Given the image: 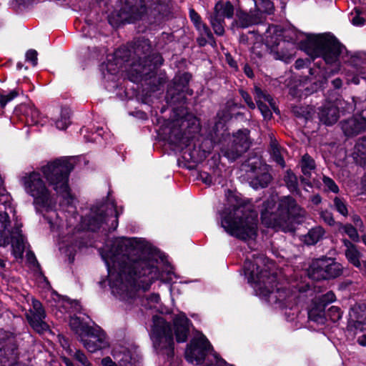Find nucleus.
<instances>
[{"instance_id": "nucleus-30", "label": "nucleus", "mask_w": 366, "mask_h": 366, "mask_svg": "<svg viewBox=\"0 0 366 366\" xmlns=\"http://www.w3.org/2000/svg\"><path fill=\"white\" fill-rule=\"evenodd\" d=\"M231 112L232 109L230 107V102L228 101L227 102L225 109H223L222 112L217 113V116L219 117L220 119L215 122L214 127H212V132H214L215 137L219 139V135L223 136V134H219V129L224 128L225 127V124L222 122V120L227 122L232 119L233 115Z\"/></svg>"}, {"instance_id": "nucleus-15", "label": "nucleus", "mask_w": 366, "mask_h": 366, "mask_svg": "<svg viewBox=\"0 0 366 366\" xmlns=\"http://www.w3.org/2000/svg\"><path fill=\"white\" fill-rule=\"evenodd\" d=\"M109 217L107 202H97L90 208V213L81 217L84 230L97 232Z\"/></svg>"}, {"instance_id": "nucleus-44", "label": "nucleus", "mask_w": 366, "mask_h": 366, "mask_svg": "<svg viewBox=\"0 0 366 366\" xmlns=\"http://www.w3.org/2000/svg\"><path fill=\"white\" fill-rule=\"evenodd\" d=\"M19 95V89H15L10 91L8 94H4V91L0 92V108L4 109L6 104Z\"/></svg>"}, {"instance_id": "nucleus-52", "label": "nucleus", "mask_w": 366, "mask_h": 366, "mask_svg": "<svg viewBox=\"0 0 366 366\" xmlns=\"http://www.w3.org/2000/svg\"><path fill=\"white\" fill-rule=\"evenodd\" d=\"M316 164L314 159L308 154L302 156L301 159V169H315Z\"/></svg>"}, {"instance_id": "nucleus-57", "label": "nucleus", "mask_w": 366, "mask_h": 366, "mask_svg": "<svg viewBox=\"0 0 366 366\" xmlns=\"http://www.w3.org/2000/svg\"><path fill=\"white\" fill-rule=\"evenodd\" d=\"M108 210H109V216L112 215L113 213H114L115 219L113 220L112 222L111 229L112 230H115L118 227L119 216V213L117 210V205L114 203H112L110 207H108Z\"/></svg>"}, {"instance_id": "nucleus-11", "label": "nucleus", "mask_w": 366, "mask_h": 366, "mask_svg": "<svg viewBox=\"0 0 366 366\" xmlns=\"http://www.w3.org/2000/svg\"><path fill=\"white\" fill-rule=\"evenodd\" d=\"M168 139L170 144L181 148L185 161L198 164L203 160L204 156L200 147H197L193 142L194 139L187 137L182 128H172Z\"/></svg>"}, {"instance_id": "nucleus-16", "label": "nucleus", "mask_w": 366, "mask_h": 366, "mask_svg": "<svg viewBox=\"0 0 366 366\" xmlns=\"http://www.w3.org/2000/svg\"><path fill=\"white\" fill-rule=\"evenodd\" d=\"M335 300L336 296L332 291H329L312 299L307 310L309 320L318 325H325L327 322L326 307Z\"/></svg>"}, {"instance_id": "nucleus-38", "label": "nucleus", "mask_w": 366, "mask_h": 366, "mask_svg": "<svg viewBox=\"0 0 366 366\" xmlns=\"http://www.w3.org/2000/svg\"><path fill=\"white\" fill-rule=\"evenodd\" d=\"M272 179V177L269 172H263L254 177L251 181V184L256 189L266 188Z\"/></svg>"}, {"instance_id": "nucleus-5", "label": "nucleus", "mask_w": 366, "mask_h": 366, "mask_svg": "<svg viewBox=\"0 0 366 366\" xmlns=\"http://www.w3.org/2000/svg\"><path fill=\"white\" fill-rule=\"evenodd\" d=\"M298 47L312 59L322 58L329 66L339 62L345 46L331 33L307 34Z\"/></svg>"}, {"instance_id": "nucleus-62", "label": "nucleus", "mask_w": 366, "mask_h": 366, "mask_svg": "<svg viewBox=\"0 0 366 366\" xmlns=\"http://www.w3.org/2000/svg\"><path fill=\"white\" fill-rule=\"evenodd\" d=\"M266 91H264L261 89L260 86L257 85H254V91L253 94L254 97V100L256 102V104H258V103H262V99L264 97V94H266Z\"/></svg>"}, {"instance_id": "nucleus-34", "label": "nucleus", "mask_w": 366, "mask_h": 366, "mask_svg": "<svg viewBox=\"0 0 366 366\" xmlns=\"http://www.w3.org/2000/svg\"><path fill=\"white\" fill-rule=\"evenodd\" d=\"M325 233V231L322 227H313L304 236V242L307 245H315L322 239Z\"/></svg>"}, {"instance_id": "nucleus-20", "label": "nucleus", "mask_w": 366, "mask_h": 366, "mask_svg": "<svg viewBox=\"0 0 366 366\" xmlns=\"http://www.w3.org/2000/svg\"><path fill=\"white\" fill-rule=\"evenodd\" d=\"M317 116L320 122L326 126H332L340 118V110L333 102H328L318 107Z\"/></svg>"}, {"instance_id": "nucleus-55", "label": "nucleus", "mask_w": 366, "mask_h": 366, "mask_svg": "<svg viewBox=\"0 0 366 366\" xmlns=\"http://www.w3.org/2000/svg\"><path fill=\"white\" fill-rule=\"evenodd\" d=\"M292 112L296 117L305 120L308 119L310 116L307 109L303 107L294 106L292 107Z\"/></svg>"}, {"instance_id": "nucleus-25", "label": "nucleus", "mask_w": 366, "mask_h": 366, "mask_svg": "<svg viewBox=\"0 0 366 366\" xmlns=\"http://www.w3.org/2000/svg\"><path fill=\"white\" fill-rule=\"evenodd\" d=\"M326 84V79L324 78L322 80L314 81L310 86H307L304 89L298 86H292L290 88L289 94L294 98H305L309 95L317 92L319 90H322Z\"/></svg>"}, {"instance_id": "nucleus-26", "label": "nucleus", "mask_w": 366, "mask_h": 366, "mask_svg": "<svg viewBox=\"0 0 366 366\" xmlns=\"http://www.w3.org/2000/svg\"><path fill=\"white\" fill-rule=\"evenodd\" d=\"M254 24L253 17L247 12L239 10L236 13V19L230 24L229 29L234 34L236 29H246Z\"/></svg>"}, {"instance_id": "nucleus-27", "label": "nucleus", "mask_w": 366, "mask_h": 366, "mask_svg": "<svg viewBox=\"0 0 366 366\" xmlns=\"http://www.w3.org/2000/svg\"><path fill=\"white\" fill-rule=\"evenodd\" d=\"M234 7L229 1L219 0L214 6L213 12L211 14L218 18L232 19L234 16Z\"/></svg>"}, {"instance_id": "nucleus-47", "label": "nucleus", "mask_w": 366, "mask_h": 366, "mask_svg": "<svg viewBox=\"0 0 366 366\" xmlns=\"http://www.w3.org/2000/svg\"><path fill=\"white\" fill-rule=\"evenodd\" d=\"M56 127L61 130L66 129L71 124L69 112L67 109H62L60 119L56 122Z\"/></svg>"}, {"instance_id": "nucleus-40", "label": "nucleus", "mask_w": 366, "mask_h": 366, "mask_svg": "<svg viewBox=\"0 0 366 366\" xmlns=\"http://www.w3.org/2000/svg\"><path fill=\"white\" fill-rule=\"evenodd\" d=\"M19 232H21V231H19ZM10 239L12 240L11 246L14 254L16 257H21L24 251V244L22 234L19 233L18 237H13L10 235Z\"/></svg>"}, {"instance_id": "nucleus-35", "label": "nucleus", "mask_w": 366, "mask_h": 366, "mask_svg": "<svg viewBox=\"0 0 366 366\" xmlns=\"http://www.w3.org/2000/svg\"><path fill=\"white\" fill-rule=\"evenodd\" d=\"M26 318L29 325L38 333H43L49 330L48 324L43 321L45 317L31 315Z\"/></svg>"}, {"instance_id": "nucleus-19", "label": "nucleus", "mask_w": 366, "mask_h": 366, "mask_svg": "<svg viewBox=\"0 0 366 366\" xmlns=\"http://www.w3.org/2000/svg\"><path fill=\"white\" fill-rule=\"evenodd\" d=\"M210 350H213V347L206 337L202 341L192 339L187 347L185 357L191 362H195L196 365H202Z\"/></svg>"}, {"instance_id": "nucleus-54", "label": "nucleus", "mask_w": 366, "mask_h": 366, "mask_svg": "<svg viewBox=\"0 0 366 366\" xmlns=\"http://www.w3.org/2000/svg\"><path fill=\"white\" fill-rule=\"evenodd\" d=\"M238 92L249 109H254L256 104L254 103L251 95L242 88L238 89Z\"/></svg>"}, {"instance_id": "nucleus-2", "label": "nucleus", "mask_w": 366, "mask_h": 366, "mask_svg": "<svg viewBox=\"0 0 366 366\" xmlns=\"http://www.w3.org/2000/svg\"><path fill=\"white\" fill-rule=\"evenodd\" d=\"M228 207L221 212V226L231 237L242 241L254 239L257 236V213L249 208L238 194L228 189Z\"/></svg>"}, {"instance_id": "nucleus-42", "label": "nucleus", "mask_w": 366, "mask_h": 366, "mask_svg": "<svg viewBox=\"0 0 366 366\" xmlns=\"http://www.w3.org/2000/svg\"><path fill=\"white\" fill-rule=\"evenodd\" d=\"M80 332L78 336L80 338L81 342H84V340L90 339L93 337V336L98 335L99 334L102 333V331L97 330L94 327L84 324L81 329H80Z\"/></svg>"}, {"instance_id": "nucleus-51", "label": "nucleus", "mask_w": 366, "mask_h": 366, "mask_svg": "<svg viewBox=\"0 0 366 366\" xmlns=\"http://www.w3.org/2000/svg\"><path fill=\"white\" fill-rule=\"evenodd\" d=\"M344 232L349 236L353 242H358L360 237L357 229L351 224H345L342 225Z\"/></svg>"}, {"instance_id": "nucleus-60", "label": "nucleus", "mask_w": 366, "mask_h": 366, "mask_svg": "<svg viewBox=\"0 0 366 366\" xmlns=\"http://www.w3.org/2000/svg\"><path fill=\"white\" fill-rule=\"evenodd\" d=\"M32 306L34 310L32 315L46 317L45 310L40 301L37 300H34L32 301Z\"/></svg>"}, {"instance_id": "nucleus-61", "label": "nucleus", "mask_w": 366, "mask_h": 366, "mask_svg": "<svg viewBox=\"0 0 366 366\" xmlns=\"http://www.w3.org/2000/svg\"><path fill=\"white\" fill-rule=\"evenodd\" d=\"M38 53L35 49H29L25 54L26 60L31 63L33 66H36L38 64Z\"/></svg>"}, {"instance_id": "nucleus-36", "label": "nucleus", "mask_w": 366, "mask_h": 366, "mask_svg": "<svg viewBox=\"0 0 366 366\" xmlns=\"http://www.w3.org/2000/svg\"><path fill=\"white\" fill-rule=\"evenodd\" d=\"M344 244L347 247H352L351 249H347L345 252V256L348 261L355 267L357 268L360 267L361 263L360 262V252L355 248V246L349 240L345 239Z\"/></svg>"}, {"instance_id": "nucleus-64", "label": "nucleus", "mask_w": 366, "mask_h": 366, "mask_svg": "<svg viewBox=\"0 0 366 366\" xmlns=\"http://www.w3.org/2000/svg\"><path fill=\"white\" fill-rule=\"evenodd\" d=\"M320 216L328 225L333 226L335 224V220L333 214L330 212H328L327 210L322 211Z\"/></svg>"}, {"instance_id": "nucleus-31", "label": "nucleus", "mask_w": 366, "mask_h": 366, "mask_svg": "<svg viewBox=\"0 0 366 366\" xmlns=\"http://www.w3.org/2000/svg\"><path fill=\"white\" fill-rule=\"evenodd\" d=\"M283 180L289 191L296 195L300 196L301 191L299 189L298 178L292 169H287L284 176Z\"/></svg>"}, {"instance_id": "nucleus-59", "label": "nucleus", "mask_w": 366, "mask_h": 366, "mask_svg": "<svg viewBox=\"0 0 366 366\" xmlns=\"http://www.w3.org/2000/svg\"><path fill=\"white\" fill-rule=\"evenodd\" d=\"M197 121V119L194 116L187 114L181 118V124L182 126H184V123L187 122L186 128L192 129L193 126L196 125Z\"/></svg>"}, {"instance_id": "nucleus-45", "label": "nucleus", "mask_w": 366, "mask_h": 366, "mask_svg": "<svg viewBox=\"0 0 366 366\" xmlns=\"http://www.w3.org/2000/svg\"><path fill=\"white\" fill-rule=\"evenodd\" d=\"M123 65L119 61H114L112 59H108L107 63L101 65V69H106L108 74L115 75L119 72V68Z\"/></svg>"}, {"instance_id": "nucleus-24", "label": "nucleus", "mask_w": 366, "mask_h": 366, "mask_svg": "<svg viewBox=\"0 0 366 366\" xmlns=\"http://www.w3.org/2000/svg\"><path fill=\"white\" fill-rule=\"evenodd\" d=\"M151 1L152 0H124L122 11L134 19H140L147 12Z\"/></svg>"}, {"instance_id": "nucleus-23", "label": "nucleus", "mask_w": 366, "mask_h": 366, "mask_svg": "<svg viewBox=\"0 0 366 366\" xmlns=\"http://www.w3.org/2000/svg\"><path fill=\"white\" fill-rule=\"evenodd\" d=\"M16 111L21 112L26 118V122L32 125L44 126L46 120L32 103L21 104L16 107Z\"/></svg>"}, {"instance_id": "nucleus-41", "label": "nucleus", "mask_w": 366, "mask_h": 366, "mask_svg": "<svg viewBox=\"0 0 366 366\" xmlns=\"http://www.w3.org/2000/svg\"><path fill=\"white\" fill-rule=\"evenodd\" d=\"M137 360L127 348L124 349L119 360V366H137Z\"/></svg>"}, {"instance_id": "nucleus-12", "label": "nucleus", "mask_w": 366, "mask_h": 366, "mask_svg": "<svg viewBox=\"0 0 366 366\" xmlns=\"http://www.w3.org/2000/svg\"><path fill=\"white\" fill-rule=\"evenodd\" d=\"M192 74L188 71L176 74L167 85L165 99L170 104H182L187 102V96L192 95L193 91L189 88Z\"/></svg>"}, {"instance_id": "nucleus-58", "label": "nucleus", "mask_w": 366, "mask_h": 366, "mask_svg": "<svg viewBox=\"0 0 366 366\" xmlns=\"http://www.w3.org/2000/svg\"><path fill=\"white\" fill-rule=\"evenodd\" d=\"M85 323L82 322L80 317H75L71 318L70 320L69 326L71 330L76 334L79 335L80 329L84 326Z\"/></svg>"}, {"instance_id": "nucleus-43", "label": "nucleus", "mask_w": 366, "mask_h": 366, "mask_svg": "<svg viewBox=\"0 0 366 366\" xmlns=\"http://www.w3.org/2000/svg\"><path fill=\"white\" fill-rule=\"evenodd\" d=\"M359 310H360V307L358 308H352L350 312V316L351 318H354L355 320L353 323V327L355 330H360V331L363 330V325L365 321H366V313L365 317L362 315H360Z\"/></svg>"}, {"instance_id": "nucleus-6", "label": "nucleus", "mask_w": 366, "mask_h": 366, "mask_svg": "<svg viewBox=\"0 0 366 366\" xmlns=\"http://www.w3.org/2000/svg\"><path fill=\"white\" fill-rule=\"evenodd\" d=\"M74 168V165L69 157L56 158L41 167L49 184L63 198L68 207H71L74 200L69 184V175Z\"/></svg>"}, {"instance_id": "nucleus-29", "label": "nucleus", "mask_w": 366, "mask_h": 366, "mask_svg": "<svg viewBox=\"0 0 366 366\" xmlns=\"http://www.w3.org/2000/svg\"><path fill=\"white\" fill-rule=\"evenodd\" d=\"M82 343L87 351L91 353L104 349L108 346L107 342L105 340V334L104 332L99 334L98 335L93 336V337L84 340Z\"/></svg>"}, {"instance_id": "nucleus-63", "label": "nucleus", "mask_w": 366, "mask_h": 366, "mask_svg": "<svg viewBox=\"0 0 366 366\" xmlns=\"http://www.w3.org/2000/svg\"><path fill=\"white\" fill-rule=\"evenodd\" d=\"M262 11L268 14H271L274 11V6L272 1L270 0H262L261 3Z\"/></svg>"}, {"instance_id": "nucleus-28", "label": "nucleus", "mask_w": 366, "mask_h": 366, "mask_svg": "<svg viewBox=\"0 0 366 366\" xmlns=\"http://www.w3.org/2000/svg\"><path fill=\"white\" fill-rule=\"evenodd\" d=\"M11 221L7 212H0V247H6L10 243L11 231L9 229Z\"/></svg>"}, {"instance_id": "nucleus-22", "label": "nucleus", "mask_w": 366, "mask_h": 366, "mask_svg": "<svg viewBox=\"0 0 366 366\" xmlns=\"http://www.w3.org/2000/svg\"><path fill=\"white\" fill-rule=\"evenodd\" d=\"M133 54L137 56L138 63H132L134 64H141L146 56L153 55L157 52H152V46L149 39L144 37H139L131 42Z\"/></svg>"}, {"instance_id": "nucleus-48", "label": "nucleus", "mask_w": 366, "mask_h": 366, "mask_svg": "<svg viewBox=\"0 0 366 366\" xmlns=\"http://www.w3.org/2000/svg\"><path fill=\"white\" fill-rule=\"evenodd\" d=\"M351 64L356 67H363L366 66V53L362 51L355 52L350 57Z\"/></svg>"}, {"instance_id": "nucleus-32", "label": "nucleus", "mask_w": 366, "mask_h": 366, "mask_svg": "<svg viewBox=\"0 0 366 366\" xmlns=\"http://www.w3.org/2000/svg\"><path fill=\"white\" fill-rule=\"evenodd\" d=\"M132 54L133 51L129 43L128 45H122L117 49L112 57L114 61H119L123 65L130 61Z\"/></svg>"}, {"instance_id": "nucleus-17", "label": "nucleus", "mask_w": 366, "mask_h": 366, "mask_svg": "<svg viewBox=\"0 0 366 366\" xmlns=\"http://www.w3.org/2000/svg\"><path fill=\"white\" fill-rule=\"evenodd\" d=\"M19 349L16 336L9 332H0V361L1 363L11 362L19 364Z\"/></svg>"}, {"instance_id": "nucleus-46", "label": "nucleus", "mask_w": 366, "mask_h": 366, "mask_svg": "<svg viewBox=\"0 0 366 366\" xmlns=\"http://www.w3.org/2000/svg\"><path fill=\"white\" fill-rule=\"evenodd\" d=\"M69 355L80 362L84 366H92V363L88 360L86 355L80 350L69 349Z\"/></svg>"}, {"instance_id": "nucleus-21", "label": "nucleus", "mask_w": 366, "mask_h": 366, "mask_svg": "<svg viewBox=\"0 0 366 366\" xmlns=\"http://www.w3.org/2000/svg\"><path fill=\"white\" fill-rule=\"evenodd\" d=\"M191 320L183 312L176 315L173 319L174 332L176 341L182 343L187 341L189 334Z\"/></svg>"}, {"instance_id": "nucleus-53", "label": "nucleus", "mask_w": 366, "mask_h": 366, "mask_svg": "<svg viewBox=\"0 0 366 366\" xmlns=\"http://www.w3.org/2000/svg\"><path fill=\"white\" fill-rule=\"evenodd\" d=\"M256 105L262 115L264 120L269 121L272 119L273 117L272 112L268 105L264 102L258 103V104Z\"/></svg>"}, {"instance_id": "nucleus-7", "label": "nucleus", "mask_w": 366, "mask_h": 366, "mask_svg": "<svg viewBox=\"0 0 366 366\" xmlns=\"http://www.w3.org/2000/svg\"><path fill=\"white\" fill-rule=\"evenodd\" d=\"M164 60L160 53L146 56L141 64H134L127 71L128 79L135 84L145 81L154 91H159L167 81L165 73L157 76V71Z\"/></svg>"}, {"instance_id": "nucleus-39", "label": "nucleus", "mask_w": 366, "mask_h": 366, "mask_svg": "<svg viewBox=\"0 0 366 366\" xmlns=\"http://www.w3.org/2000/svg\"><path fill=\"white\" fill-rule=\"evenodd\" d=\"M209 23L217 36H222L225 34V21L222 18L210 14L209 16Z\"/></svg>"}, {"instance_id": "nucleus-14", "label": "nucleus", "mask_w": 366, "mask_h": 366, "mask_svg": "<svg viewBox=\"0 0 366 366\" xmlns=\"http://www.w3.org/2000/svg\"><path fill=\"white\" fill-rule=\"evenodd\" d=\"M249 132L248 129H240L233 133L232 142L221 150L223 156L234 162L244 154L250 147Z\"/></svg>"}, {"instance_id": "nucleus-1", "label": "nucleus", "mask_w": 366, "mask_h": 366, "mask_svg": "<svg viewBox=\"0 0 366 366\" xmlns=\"http://www.w3.org/2000/svg\"><path fill=\"white\" fill-rule=\"evenodd\" d=\"M105 259L109 286L119 292H129L128 297L135 298L140 290H149L160 277L157 266L164 254L145 239L139 237H117L111 242Z\"/></svg>"}, {"instance_id": "nucleus-9", "label": "nucleus", "mask_w": 366, "mask_h": 366, "mask_svg": "<svg viewBox=\"0 0 366 366\" xmlns=\"http://www.w3.org/2000/svg\"><path fill=\"white\" fill-rule=\"evenodd\" d=\"M153 346L158 355H165L167 360L174 357V342L172 327L164 317H153Z\"/></svg>"}, {"instance_id": "nucleus-4", "label": "nucleus", "mask_w": 366, "mask_h": 366, "mask_svg": "<svg viewBox=\"0 0 366 366\" xmlns=\"http://www.w3.org/2000/svg\"><path fill=\"white\" fill-rule=\"evenodd\" d=\"M260 218L267 227L286 225L295 229L297 225L305 222V210L290 195L282 197L277 205L274 199H267L260 207Z\"/></svg>"}, {"instance_id": "nucleus-13", "label": "nucleus", "mask_w": 366, "mask_h": 366, "mask_svg": "<svg viewBox=\"0 0 366 366\" xmlns=\"http://www.w3.org/2000/svg\"><path fill=\"white\" fill-rule=\"evenodd\" d=\"M286 37L278 35L267 36L266 45L273 53L275 59L289 62L293 57L296 39L290 37L286 39Z\"/></svg>"}, {"instance_id": "nucleus-50", "label": "nucleus", "mask_w": 366, "mask_h": 366, "mask_svg": "<svg viewBox=\"0 0 366 366\" xmlns=\"http://www.w3.org/2000/svg\"><path fill=\"white\" fill-rule=\"evenodd\" d=\"M342 315V312L339 307L331 306L327 312H326V317L328 316L332 322H338Z\"/></svg>"}, {"instance_id": "nucleus-3", "label": "nucleus", "mask_w": 366, "mask_h": 366, "mask_svg": "<svg viewBox=\"0 0 366 366\" xmlns=\"http://www.w3.org/2000/svg\"><path fill=\"white\" fill-rule=\"evenodd\" d=\"M243 271L249 284L259 285L260 294L269 302L281 308L291 307L292 295L285 287H279L277 274L272 272L262 258L251 260L246 259Z\"/></svg>"}, {"instance_id": "nucleus-8", "label": "nucleus", "mask_w": 366, "mask_h": 366, "mask_svg": "<svg viewBox=\"0 0 366 366\" xmlns=\"http://www.w3.org/2000/svg\"><path fill=\"white\" fill-rule=\"evenodd\" d=\"M21 184L26 193L33 197L35 206L51 211L55 206L51 192L47 188L41 174L38 172L26 173L21 178Z\"/></svg>"}, {"instance_id": "nucleus-49", "label": "nucleus", "mask_w": 366, "mask_h": 366, "mask_svg": "<svg viewBox=\"0 0 366 366\" xmlns=\"http://www.w3.org/2000/svg\"><path fill=\"white\" fill-rule=\"evenodd\" d=\"M335 209L344 217L348 215L347 205L345 201L340 197H335L333 200Z\"/></svg>"}, {"instance_id": "nucleus-37", "label": "nucleus", "mask_w": 366, "mask_h": 366, "mask_svg": "<svg viewBox=\"0 0 366 366\" xmlns=\"http://www.w3.org/2000/svg\"><path fill=\"white\" fill-rule=\"evenodd\" d=\"M317 65V69L315 68H309L308 72L311 76V79L315 78V81L322 80L324 78L326 79V82L327 81V76L330 74H333L335 73V70L330 68H321L318 63H316Z\"/></svg>"}, {"instance_id": "nucleus-18", "label": "nucleus", "mask_w": 366, "mask_h": 366, "mask_svg": "<svg viewBox=\"0 0 366 366\" xmlns=\"http://www.w3.org/2000/svg\"><path fill=\"white\" fill-rule=\"evenodd\" d=\"M345 136H356L366 130V101L362 103L361 110L351 117L340 122Z\"/></svg>"}, {"instance_id": "nucleus-33", "label": "nucleus", "mask_w": 366, "mask_h": 366, "mask_svg": "<svg viewBox=\"0 0 366 366\" xmlns=\"http://www.w3.org/2000/svg\"><path fill=\"white\" fill-rule=\"evenodd\" d=\"M355 149V162L360 166L366 167V136L362 137L356 144Z\"/></svg>"}, {"instance_id": "nucleus-56", "label": "nucleus", "mask_w": 366, "mask_h": 366, "mask_svg": "<svg viewBox=\"0 0 366 366\" xmlns=\"http://www.w3.org/2000/svg\"><path fill=\"white\" fill-rule=\"evenodd\" d=\"M322 182L330 192H332L335 194H337L339 192V187L332 178L327 176H323Z\"/></svg>"}, {"instance_id": "nucleus-10", "label": "nucleus", "mask_w": 366, "mask_h": 366, "mask_svg": "<svg viewBox=\"0 0 366 366\" xmlns=\"http://www.w3.org/2000/svg\"><path fill=\"white\" fill-rule=\"evenodd\" d=\"M307 271L310 279L319 282L339 277L342 274L343 267L335 259L322 256L313 259Z\"/></svg>"}]
</instances>
